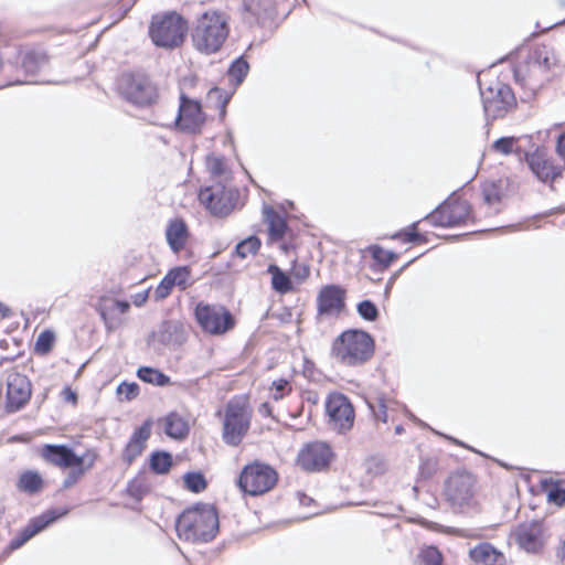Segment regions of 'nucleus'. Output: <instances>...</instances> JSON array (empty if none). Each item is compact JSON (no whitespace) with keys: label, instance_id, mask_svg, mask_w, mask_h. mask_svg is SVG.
Returning <instances> with one entry per match:
<instances>
[{"label":"nucleus","instance_id":"nucleus-1","mask_svg":"<svg viewBox=\"0 0 565 565\" xmlns=\"http://www.w3.org/2000/svg\"><path fill=\"white\" fill-rule=\"evenodd\" d=\"M206 170L210 175L217 180L212 186L201 189L199 192L200 203L210 212H232L241 209V195L237 189L228 184L232 171L222 156L209 154L205 159Z\"/></svg>","mask_w":565,"mask_h":565},{"label":"nucleus","instance_id":"nucleus-2","mask_svg":"<svg viewBox=\"0 0 565 565\" xmlns=\"http://www.w3.org/2000/svg\"><path fill=\"white\" fill-rule=\"evenodd\" d=\"M175 530L181 540L192 543L210 542L218 532L217 512L210 504L186 509L178 518Z\"/></svg>","mask_w":565,"mask_h":565},{"label":"nucleus","instance_id":"nucleus-3","mask_svg":"<svg viewBox=\"0 0 565 565\" xmlns=\"http://www.w3.org/2000/svg\"><path fill=\"white\" fill-rule=\"evenodd\" d=\"M558 57L553 47L536 46L527 60L514 70L515 81L530 92H535L550 81L552 71L557 66Z\"/></svg>","mask_w":565,"mask_h":565},{"label":"nucleus","instance_id":"nucleus-4","mask_svg":"<svg viewBox=\"0 0 565 565\" xmlns=\"http://www.w3.org/2000/svg\"><path fill=\"white\" fill-rule=\"evenodd\" d=\"M230 33L228 18L220 11L202 13L192 30L193 46L201 53L213 54L221 50Z\"/></svg>","mask_w":565,"mask_h":565},{"label":"nucleus","instance_id":"nucleus-5","mask_svg":"<svg viewBox=\"0 0 565 565\" xmlns=\"http://www.w3.org/2000/svg\"><path fill=\"white\" fill-rule=\"evenodd\" d=\"M374 341L361 330L342 332L332 344V355L342 364L355 366L365 363L373 355Z\"/></svg>","mask_w":565,"mask_h":565},{"label":"nucleus","instance_id":"nucleus-6","mask_svg":"<svg viewBox=\"0 0 565 565\" xmlns=\"http://www.w3.org/2000/svg\"><path fill=\"white\" fill-rule=\"evenodd\" d=\"M186 30V21L180 14L168 12L153 15L149 34L157 46L173 49L183 42Z\"/></svg>","mask_w":565,"mask_h":565},{"label":"nucleus","instance_id":"nucleus-7","mask_svg":"<svg viewBox=\"0 0 565 565\" xmlns=\"http://www.w3.org/2000/svg\"><path fill=\"white\" fill-rule=\"evenodd\" d=\"M278 481V475L269 465L255 461L246 465L238 477V488L245 494L256 497L270 491Z\"/></svg>","mask_w":565,"mask_h":565},{"label":"nucleus","instance_id":"nucleus-8","mask_svg":"<svg viewBox=\"0 0 565 565\" xmlns=\"http://www.w3.org/2000/svg\"><path fill=\"white\" fill-rule=\"evenodd\" d=\"M118 92L128 103L146 107L158 99V89L150 78L143 74L126 73L118 81Z\"/></svg>","mask_w":565,"mask_h":565},{"label":"nucleus","instance_id":"nucleus-9","mask_svg":"<svg viewBox=\"0 0 565 565\" xmlns=\"http://www.w3.org/2000/svg\"><path fill=\"white\" fill-rule=\"evenodd\" d=\"M478 82L483 111L488 119L502 118L515 107L516 99L509 85L495 81L488 87H483L480 78Z\"/></svg>","mask_w":565,"mask_h":565},{"label":"nucleus","instance_id":"nucleus-10","mask_svg":"<svg viewBox=\"0 0 565 565\" xmlns=\"http://www.w3.org/2000/svg\"><path fill=\"white\" fill-rule=\"evenodd\" d=\"M250 425V412L241 401H231L226 405L223 422V440L230 446H238Z\"/></svg>","mask_w":565,"mask_h":565},{"label":"nucleus","instance_id":"nucleus-11","mask_svg":"<svg viewBox=\"0 0 565 565\" xmlns=\"http://www.w3.org/2000/svg\"><path fill=\"white\" fill-rule=\"evenodd\" d=\"M328 425L339 434L349 431L354 424L355 413L350 399L342 393H331L324 403Z\"/></svg>","mask_w":565,"mask_h":565},{"label":"nucleus","instance_id":"nucleus-12","mask_svg":"<svg viewBox=\"0 0 565 565\" xmlns=\"http://www.w3.org/2000/svg\"><path fill=\"white\" fill-rule=\"evenodd\" d=\"M195 319L200 327L211 334H222L234 326L232 315L222 306L200 302L195 307Z\"/></svg>","mask_w":565,"mask_h":565},{"label":"nucleus","instance_id":"nucleus-13","mask_svg":"<svg viewBox=\"0 0 565 565\" xmlns=\"http://www.w3.org/2000/svg\"><path fill=\"white\" fill-rule=\"evenodd\" d=\"M475 478L471 473L460 471L452 473L445 483V495L455 508L469 507L475 495Z\"/></svg>","mask_w":565,"mask_h":565},{"label":"nucleus","instance_id":"nucleus-14","mask_svg":"<svg viewBox=\"0 0 565 565\" xmlns=\"http://www.w3.org/2000/svg\"><path fill=\"white\" fill-rule=\"evenodd\" d=\"M332 459L330 446L322 441L306 445L298 454L297 462L306 471L316 472L326 469Z\"/></svg>","mask_w":565,"mask_h":565},{"label":"nucleus","instance_id":"nucleus-15","mask_svg":"<svg viewBox=\"0 0 565 565\" xmlns=\"http://www.w3.org/2000/svg\"><path fill=\"white\" fill-rule=\"evenodd\" d=\"M204 120L205 117L200 103L181 95L179 113L175 118V125L179 130L188 134H196L201 130Z\"/></svg>","mask_w":565,"mask_h":565},{"label":"nucleus","instance_id":"nucleus-16","mask_svg":"<svg viewBox=\"0 0 565 565\" xmlns=\"http://www.w3.org/2000/svg\"><path fill=\"white\" fill-rule=\"evenodd\" d=\"M31 397V383L25 375L13 373L8 377L7 408L17 412L23 407Z\"/></svg>","mask_w":565,"mask_h":565},{"label":"nucleus","instance_id":"nucleus-17","mask_svg":"<svg viewBox=\"0 0 565 565\" xmlns=\"http://www.w3.org/2000/svg\"><path fill=\"white\" fill-rule=\"evenodd\" d=\"M41 458L57 468L68 469L77 467V455L66 445L45 444L40 449Z\"/></svg>","mask_w":565,"mask_h":565},{"label":"nucleus","instance_id":"nucleus-18","mask_svg":"<svg viewBox=\"0 0 565 565\" xmlns=\"http://www.w3.org/2000/svg\"><path fill=\"white\" fill-rule=\"evenodd\" d=\"M518 545L530 553L539 552L543 546V527L540 522L519 525L513 532Z\"/></svg>","mask_w":565,"mask_h":565},{"label":"nucleus","instance_id":"nucleus-19","mask_svg":"<svg viewBox=\"0 0 565 565\" xmlns=\"http://www.w3.org/2000/svg\"><path fill=\"white\" fill-rule=\"evenodd\" d=\"M66 512V510H63L61 512L51 510L32 519L30 523L20 532V534L11 541V548L21 547L25 542H28L31 537H33L42 530H44L49 524L53 523L58 518L65 515Z\"/></svg>","mask_w":565,"mask_h":565},{"label":"nucleus","instance_id":"nucleus-20","mask_svg":"<svg viewBox=\"0 0 565 565\" xmlns=\"http://www.w3.org/2000/svg\"><path fill=\"white\" fill-rule=\"evenodd\" d=\"M344 307V290L339 286L323 287L318 295V311L320 315H337Z\"/></svg>","mask_w":565,"mask_h":565},{"label":"nucleus","instance_id":"nucleus-21","mask_svg":"<svg viewBox=\"0 0 565 565\" xmlns=\"http://www.w3.org/2000/svg\"><path fill=\"white\" fill-rule=\"evenodd\" d=\"M151 435V422L146 420L139 428H137L134 434L130 436L129 441L127 443L121 458L122 461L127 465H131L137 457H139L145 447L147 440Z\"/></svg>","mask_w":565,"mask_h":565},{"label":"nucleus","instance_id":"nucleus-22","mask_svg":"<svg viewBox=\"0 0 565 565\" xmlns=\"http://www.w3.org/2000/svg\"><path fill=\"white\" fill-rule=\"evenodd\" d=\"M472 565H503L505 558L489 543H481L470 550Z\"/></svg>","mask_w":565,"mask_h":565},{"label":"nucleus","instance_id":"nucleus-23","mask_svg":"<svg viewBox=\"0 0 565 565\" xmlns=\"http://www.w3.org/2000/svg\"><path fill=\"white\" fill-rule=\"evenodd\" d=\"M22 70L30 75H34L38 71L47 64V55L41 49L26 47L19 53Z\"/></svg>","mask_w":565,"mask_h":565},{"label":"nucleus","instance_id":"nucleus-24","mask_svg":"<svg viewBox=\"0 0 565 565\" xmlns=\"http://www.w3.org/2000/svg\"><path fill=\"white\" fill-rule=\"evenodd\" d=\"M189 236L186 224L180 218H173L167 226L166 237L168 245L174 253H179L186 244Z\"/></svg>","mask_w":565,"mask_h":565},{"label":"nucleus","instance_id":"nucleus-25","mask_svg":"<svg viewBox=\"0 0 565 565\" xmlns=\"http://www.w3.org/2000/svg\"><path fill=\"white\" fill-rule=\"evenodd\" d=\"M527 161L532 172L543 182L553 180L558 174L555 167L539 154H532Z\"/></svg>","mask_w":565,"mask_h":565},{"label":"nucleus","instance_id":"nucleus-26","mask_svg":"<svg viewBox=\"0 0 565 565\" xmlns=\"http://www.w3.org/2000/svg\"><path fill=\"white\" fill-rule=\"evenodd\" d=\"M164 431L174 439H182L189 433V425L182 416L171 413L164 419Z\"/></svg>","mask_w":565,"mask_h":565},{"label":"nucleus","instance_id":"nucleus-27","mask_svg":"<svg viewBox=\"0 0 565 565\" xmlns=\"http://www.w3.org/2000/svg\"><path fill=\"white\" fill-rule=\"evenodd\" d=\"M367 405L376 420L386 423L388 419L387 412L393 411L397 402L381 394L377 395L374 401L367 399Z\"/></svg>","mask_w":565,"mask_h":565},{"label":"nucleus","instance_id":"nucleus-28","mask_svg":"<svg viewBox=\"0 0 565 565\" xmlns=\"http://www.w3.org/2000/svg\"><path fill=\"white\" fill-rule=\"evenodd\" d=\"M470 214H426L423 222L426 225L452 227L465 223Z\"/></svg>","mask_w":565,"mask_h":565},{"label":"nucleus","instance_id":"nucleus-29","mask_svg":"<svg viewBox=\"0 0 565 565\" xmlns=\"http://www.w3.org/2000/svg\"><path fill=\"white\" fill-rule=\"evenodd\" d=\"M266 224L268 225V235L271 242L282 239L289 232L287 221L281 214H266Z\"/></svg>","mask_w":565,"mask_h":565},{"label":"nucleus","instance_id":"nucleus-30","mask_svg":"<svg viewBox=\"0 0 565 565\" xmlns=\"http://www.w3.org/2000/svg\"><path fill=\"white\" fill-rule=\"evenodd\" d=\"M43 484L44 482L40 473L36 471H25L20 476L17 487L20 491L34 494L42 490Z\"/></svg>","mask_w":565,"mask_h":565},{"label":"nucleus","instance_id":"nucleus-31","mask_svg":"<svg viewBox=\"0 0 565 565\" xmlns=\"http://www.w3.org/2000/svg\"><path fill=\"white\" fill-rule=\"evenodd\" d=\"M471 206L458 193L450 194L443 203L431 212H470Z\"/></svg>","mask_w":565,"mask_h":565},{"label":"nucleus","instance_id":"nucleus-32","mask_svg":"<svg viewBox=\"0 0 565 565\" xmlns=\"http://www.w3.org/2000/svg\"><path fill=\"white\" fill-rule=\"evenodd\" d=\"M137 375L141 381L157 386H166L170 384V377L168 375L149 366L139 367Z\"/></svg>","mask_w":565,"mask_h":565},{"label":"nucleus","instance_id":"nucleus-33","mask_svg":"<svg viewBox=\"0 0 565 565\" xmlns=\"http://www.w3.org/2000/svg\"><path fill=\"white\" fill-rule=\"evenodd\" d=\"M268 271L271 274V285L276 291L286 294L292 289L290 278L278 266L269 265Z\"/></svg>","mask_w":565,"mask_h":565},{"label":"nucleus","instance_id":"nucleus-34","mask_svg":"<svg viewBox=\"0 0 565 565\" xmlns=\"http://www.w3.org/2000/svg\"><path fill=\"white\" fill-rule=\"evenodd\" d=\"M503 189H504L503 180L484 182L482 185V194H483L484 201L489 204H494V203L500 202L502 200V198L504 196Z\"/></svg>","mask_w":565,"mask_h":565},{"label":"nucleus","instance_id":"nucleus-35","mask_svg":"<svg viewBox=\"0 0 565 565\" xmlns=\"http://www.w3.org/2000/svg\"><path fill=\"white\" fill-rule=\"evenodd\" d=\"M128 309H129L128 302L110 299V300L105 301L103 305H100L98 307V312H99L100 317L103 318L104 322L106 323V326L108 328H110L108 315L110 312H115V311H117L119 313H125Z\"/></svg>","mask_w":565,"mask_h":565},{"label":"nucleus","instance_id":"nucleus-36","mask_svg":"<svg viewBox=\"0 0 565 565\" xmlns=\"http://www.w3.org/2000/svg\"><path fill=\"white\" fill-rule=\"evenodd\" d=\"M172 465V458L169 452L157 451L150 457V468L157 473H167Z\"/></svg>","mask_w":565,"mask_h":565},{"label":"nucleus","instance_id":"nucleus-37","mask_svg":"<svg viewBox=\"0 0 565 565\" xmlns=\"http://www.w3.org/2000/svg\"><path fill=\"white\" fill-rule=\"evenodd\" d=\"M248 71V63L243 57H238L231 64L227 75L231 81L235 82V85H239L243 83Z\"/></svg>","mask_w":565,"mask_h":565},{"label":"nucleus","instance_id":"nucleus-38","mask_svg":"<svg viewBox=\"0 0 565 565\" xmlns=\"http://www.w3.org/2000/svg\"><path fill=\"white\" fill-rule=\"evenodd\" d=\"M366 250L371 254L374 262L384 268L388 267L391 263L396 258L395 253L386 250L379 245H371L366 248Z\"/></svg>","mask_w":565,"mask_h":565},{"label":"nucleus","instance_id":"nucleus-39","mask_svg":"<svg viewBox=\"0 0 565 565\" xmlns=\"http://www.w3.org/2000/svg\"><path fill=\"white\" fill-rule=\"evenodd\" d=\"M184 487L194 492H202L206 488V481L202 473L200 472H188L183 477Z\"/></svg>","mask_w":565,"mask_h":565},{"label":"nucleus","instance_id":"nucleus-40","mask_svg":"<svg viewBox=\"0 0 565 565\" xmlns=\"http://www.w3.org/2000/svg\"><path fill=\"white\" fill-rule=\"evenodd\" d=\"M175 286L181 290H185L189 287L190 270L185 266L172 268L168 271Z\"/></svg>","mask_w":565,"mask_h":565},{"label":"nucleus","instance_id":"nucleus-41","mask_svg":"<svg viewBox=\"0 0 565 565\" xmlns=\"http://www.w3.org/2000/svg\"><path fill=\"white\" fill-rule=\"evenodd\" d=\"M54 340L55 335L52 331L41 332L35 342V351L40 354H46L52 349Z\"/></svg>","mask_w":565,"mask_h":565},{"label":"nucleus","instance_id":"nucleus-42","mask_svg":"<svg viewBox=\"0 0 565 565\" xmlns=\"http://www.w3.org/2000/svg\"><path fill=\"white\" fill-rule=\"evenodd\" d=\"M358 313L366 321H375L379 317L377 307L370 300H363L358 303Z\"/></svg>","mask_w":565,"mask_h":565},{"label":"nucleus","instance_id":"nucleus-43","mask_svg":"<svg viewBox=\"0 0 565 565\" xmlns=\"http://www.w3.org/2000/svg\"><path fill=\"white\" fill-rule=\"evenodd\" d=\"M519 139L515 137H502L492 145L493 150L502 154H510L515 150Z\"/></svg>","mask_w":565,"mask_h":565},{"label":"nucleus","instance_id":"nucleus-44","mask_svg":"<svg viewBox=\"0 0 565 565\" xmlns=\"http://www.w3.org/2000/svg\"><path fill=\"white\" fill-rule=\"evenodd\" d=\"M419 557L422 565H441L443 561L440 552L434 546L423 548Z\"/></svg>","mask_w":565,"mask_h":565},{"label":"nucleus","instance_id":"nucleus-45","mask_svg":"<svg viewBox=\"0 0 565 565\" xmlns=\"http://www.w3.org/2000/svg\"><path fill=\"white\" fill-rule=\"evenodd\" d=\"M120 399L132 401L139 395V385L135 382H122L117 387Z\"/></svg>","mask_w":565,"mask_h":565},{"label":"nucleus","instance_id":"nucleus-46","mask_svg":"<svg viewBox=\"0 0 565 565\" xmlns=\"http://www.w3.org/2000/svg\"><path fill=\"white\" fill-rule=\"evenodd\" d=\"M291 392V385L285 379L274 381L270 387L271 397L279 401Z\"/></svg>","mask_w":565,"mask_h":565},{"label":"nucleus","instance_id":"nucleus-47","mask_svg":"<svg viewBox=\"0 0 565 565\" xmlns=\"http://www.w3.org/2000/svg\"><path fill=\"white\" fill-rule=\"evenodd\" d=\"M174 282L169 274H167L158 287L154 290V298L156 300H163L166 299L172 291V288L174 287Z\"/></svg>","mask_w":565,"mask_h":565},{"label":"nucleus","instance_id":"nucleus-48","mask_svg":"<svg viewBox=\"0 0 565 565\" xmlns=\"http://www.w3.org/2000/svg\"><path fill=\"white\" fill-rule=\"evenodd\" d=\"M179 326L174 322L168 321L161 324L158 337L163 343H171L172 334L179 331Z\"/></svg>","mask_w":565,"mask_h":565},{"label":"nucleus","instance_id":"nucleus-49","mask_svg":"<svg viewBox=\"0 0 565 565\" xmlns=\"http://www.w3.org/2000/svg\"><path fill=\"white\" fill-rule=\"evenodd\" d=\"M97 458V452L93 449H88L82 456H77L79 462L76 468H84L85 471L89 470L95 465Z\"/></svg>","mask_w":565,"mask_h":565},{"label":"nucleus","instance_id":"nucleus-50","mask_svg":"<svg viewBox=\"0 0 565 565\" xmlns=\"http://www.w3.org/2000/svg\"><path fill=\"white\" fill-rule=\"evenodd\" d=\"M415 224H413L411 227L403 230L401 232H397L391 236L393 239H401L404 243H411L418 239V234L414 232Z\"/></svg>","mask_w":565,"mask_h":565},{"label":"nucleus","instance_id":"nucleus-51","mask_svg":"<svg viewBox=\"0 0 565 565\" xmlns=\"http://www.w3.org/2000/svg\"><path fill=\"white\" fill-rule=\"evenodd\" d=\"M85 473L84 468H73V470L67 475V477L63 481V488L67 489L73 487Z\"/></svg>","mask_w":565,"mask_h":565},{"label":"nucleus","instance_id":"nucleus-52","mask_svg":"<svg viewBox=\"0 0 565 565\" xmlns=\"http://www.w3.org/2000/svg\"><path fill=\"white\" fill-rule=\"evenodd\" d=\"M234 254L242 259L246 258L252 254V250H248L246 238L236 245Z\"/></svg>","mask_w":565,"mask_h":565},{"label":"nucleus","instance_id":"nucleus-53","mask_svg":"<svg viewBox=\"0 0 565 565\" xmlns=\"http://www.w3.org/2000/svg\"><path fill=\"white\" fill-rule=\"evenodd\" d=\"M248 250H252V254H256L260 248V239L254 235L246 238Z\"/></svg>","mask_w":565,"mask_h":565},{"label":"nucleus","instance_id":"nucleus-54","mask_svg":"<svg viewBox=\"0 0 565 565\" xmlns=\"http://www.w3.org/2000/svg\"><path fill=\"white\" fill-rule=\"evenodd\" d=\"M556 151L558 156L565 160V131L562 132L557 138Z\"/></svg>","mask_w":565,"mask_h":565},{"label":"nucleus","instance_id":"nucleus-55","mask_svg":"<svg viewBox=\"0 0 565 565\" xmlns=\"http://www.w3.org/2000/svg\"><path fill=\"white\" fill-rule=\"evenodd\" d=\"M544 214H536L534 215L530 221L526 222L524 228L529 230V228H536V227H540L541 224L539 223L541 221V216H543Z\"/></svg>","mask_w":565,"mask_h":565},{"label":"nucleus","instance_id":"nucleus-56","mask_svg":"<svg viewBox=\"0 0 565 565\" xmlns=\"http://www.w3.org/2000/svg\"><path fill=\"white\" fill-rule=\"evenodd\" d=\"M63 396L67 402H76V394L70 387L63 390Z\"/></svg>","mask_w":565,"mask_h":565},{"label":"nucleus","instance_id":"nucleus-57","mask_svg":"<svg viewBox=\"0 0 565 565\" xmlns=\"http://www.w3.org/2000/svg\"><path fill=\"white\" fill-rule=\"evenodd\" d=\"M557 557L562 562L563 565H565V539L559 543V546L557 548Z\"/></svg>","mask_w":565,"mask_h":565},{"label":"nucleus","instance_id":"nucleus-58","mask_svg":"<svg viewBox=\"0 0 565 565\" xmlns=\"http://www.w3.org/2000/svg\"><path fill=\"white\" fill-rule=\"evenodd\" d=\"M550 497L561 504H565V490L557 491L556 493L552 492Z\"/></svg>","mask_w":565,"mask_h":565},{"label":"nucleus","instance_id":"nucleus-59","mask_svg":"<svg viewBox=\"0 0 565 565\" xmlns=\"http://www.w3.org/2000/svg\"><path fill=\"white\" fill-rule=\"evenodd\" d=\"M10 315V309L0 302V318H6Z\"/></svg>","mask_w":565,"mask_h":565},{"label":"nucleus","instance_id":"nucleus-60","mask_svg":"<svg viewBox=\"0 0 565 565\" xmlns=\"http://www.w3.org/2000/svg\"><path fill=\"white\" fill-rule=\"evenodd\" d=\"M294 207H295L294 203L290 201L287 202V206H285V205L281 206L284 212H286L287 209H294Z\"/></svg>","mask_w":565,"mask_h":565},{"label":"nucleus","instance_id":"nucleus-61","mask_svg":"<svg viewBox=\"0 0 565 565\" xmlns=\"http://www.w3.org/2000/svg\"><path fill=\"white\" fill-rule=\"evenodd\" d=\"M403 431H404V428H403V426H402V425H397V426L395 427V434H396V435H401Z\"/></svg>","mask_w":565,"mask_h":565},{"label":"nucleus","instance_id":"nucleus-62","mask_svg":"<svg viewBox=\"0 0 565 565\" xmlns=\"http://www.w3.org/2000/svg\"><path fill=\"white\" fill-rule=\"evenodd\" d=\"M405 413H406V415H407L411 419H413V420H417V419H416V417H415L412 413H409L406 408H405Z\"/></svg>","mask_w":565,"mask_h":565},{"label":"nucleus","instance_id":"nucleus-63","mask_svg":"<svg viewBox=\"0 0 565 565\" xmlns=\"http://www.w3.org/2000/svg\"><path fill=\"white\" fill-rule=\"evenodd\" d=\"M263 212H268V213H271V212H275L273 207H269V206H264V210Z\"/></svg>","mask_w":565,"mask_h":565},{"label":"nucleus","instance_id":"nucleus-64","mask_svg":"<svg viewBox=\"0 0 565 565\" xmlns=\"http://www.w3.org/2000/svg\"><path fill=\"white\" fill-rule=\"evenodd\" d=\"M3 513H4V508L0 507V519L2 518Z\"/></svg>","mask_w":565,"mask_h":565}]
</instances>
